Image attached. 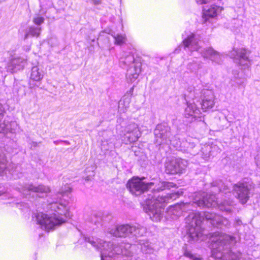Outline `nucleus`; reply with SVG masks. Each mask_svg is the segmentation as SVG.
<instances>
[{
  "instance_id": "2eb2a0df",
  "label": "nucleus",
  "mask_w": 260,
  "mask_h": 260,
  "mask_svg": "<svg viewBox=\"0 0 260 260\" xmlns=\"http://www.w3.org/2000/svg\"><path fill=\"white\" fill-rule=\"evenodd\" d=\"M22 189L23 191V194H26V196L27 195V193L25 192L31 191L38 193L40 197L46 196L50 191L49 187L42 184L38 185H35L32 184H25Z\"/></svg>"
},
{
  "instance_id": "4be33fe9",
  "label": "nucleus",
  "mask_w": 260,
  "mask_h": 260,
  "mask_svg": "<svg viewBox=\"0 0 260 260\" xmlns=\"http://www.w3.org/2000/svg\"><path fill=\"white\" fill-rule=\"evenodd\" d=\"M120 62L121 64L129 67V68H134L135 64L141 66L139 62L135 60L134 55L131 53H129L128 55H126L125 53L123 54V56L120 57Z\"/></svg>"
},
{
  "instance_id": "aec40b11",
  "label": "nucleus",
  "mask_w": 260,
  "mask_h": 260,
  "mask_svg": "<svg viewBox=\"0 0 260 260\" xmlns=\"http://www.w3.org/2000/svg\"><path fill=\"white\" fill-rule=\"evenodd\" d=\"M43 72L38 66L32 67L30 77V87L32 88L36 85L31 84L32 81L40 82L43 79Z\"/></svg>"
},
{
  "instance_id": "79ce46f5",
  "label": "nucleus",
  "mask_w": 260,
  "mask_h": 260,
  "mask_svg": "<svg viewBox=\"0 0 260 260\" xmlns=\"http://www.w3.org/2000/svg\"><path fill=\"white\" fill-rule=\"evenodd\" d=\"M233 21L235 22V23H239L240 22V20L238 19H234Z\"/></svg>"
},
{
  "instance_id": "58836bf2",
  "label": "nucleus",
  "mask_w": 260,
  "mask_h": 260,
  "mask_svg": "<svg viewBox=\"0 0 260 260\" xmlns=\"http://www.w3.org/2000/svg\"><path fill=\"white\" fill-rule=\"evenodd\" d=\"M30 46H26V47L24 48V49L26 51H28L30 50Z\"/></svg>"
},
{
  "instance_id": "a878e982",
  "label": "nucleus",
  "mask_w": 260,
  "mask_h": 260,
  "mask_svg": "<svg viewBox=\"0 0 260 260\" xmlns=\"http://www.w3.org/2000/svg\"><path fill=\"white\" fill-rule=\"evenodd\" d=\"M131 99L130 96L125 95L119 103V108L121 109L122 108H124L126 109L128 108L131 102Z\"/></svg>"
},
{
  "instance_id": "f704fd0d",
  "label": "nucleus",
  "mask_w": 260,
  "mask_h": 260,
  "mask_svg": "<svg viewBox=\"0 0 260 260\" xmlns=\"http://www.w3.org/2000/svg\"><path fill=\"white\" fill-rule=\"evenodd\" d=\"M220 183L222 185L221 187H219V191L220 192H225V194H226L228 192L230 193V189L226 186L223 185L221 182Z\"/></svg>"
},
{
  "instance_id": "9b49d317",
  "label": "nucleus",
  "mask_w": 260,
  "mask_h": 260,
  "mask_svg": "<svg viewBox=\"0 0 260 260\" xmlns=\"http://www.w3.org/2000/svg\"><path fill=\"white\" fill-rule=\"evenodd\" d=\"M194 141H197L196 140L191 138H188L181 142L178 141L176 143H175L173 146L178 150L190 153L192 155H196L199 153V148L196 146Z\"/></svg>"
},
{
  "instance_id": "bb28decb",
  "label": "nucleus",
  "mask_w": 260,
  "mask_h": 260,
  "mask_svg": "<svg viewBox=\"0 0 260 260\" xmlns=\"http://www.w3.org/2000/svg\"><path fill=\"white\" fill-rule=\"evenodd\" d=\"M141 249L144 252L146 253H151L153 252V248L148 241H144L143 243H141Z\"/></svg>"
},
{
  "instance_id": "f3484780",
  "label": "nucleus",
  "mask_w": 260,
  "mask_h": 260,
  "mask_svg": "<svg viewBox=\"0 0 260 260\" xmlns=\"http://www.w3.org/2000/svg\"><path fill=\"white\" fill-rule=\"evenodd\" d=\"M26 61L27 58L15 57L9 63L7 70L11 73H15L22 70L26 65Z\"/></svg>"
},
{
  "instance_id": "c03bdc74",
  "label": "nucleus",
  "mask_w": 260,
  "mask_h": 260,
  "mask_svg": "<svg viewBox=\"0 0 260 260\" xmlns=\"http://www.w3.org/2000/svg\"><path fill=\"white\" fill-rule=\"evenodd\" d=\"M7 0H0V4L3 3V2H4L5 1H6Z\"/></svg>"
},
{
  "instance_id": "49530a36",
  "label": "nucleus",
  "mask_w": 260,
  "mask_h": 260,
  "mask_svg": "<svg viewBox=\"0 0 260 260\" xmlns=\"http://www.w3.org/2000/svg\"><path fill=\"white\" fill-rule=\"evenodd\" d=\"M93 216L95 217V216H96V214H93Z\"/></svg>"
},
{
  "instance_id": "a18cd8bd",
  "label": "nucleus",
  "mask_w": 260,
  "mask_h": 260,
  "mask_svg": "<svg viewBox=\"0 0 260 260\" xmlns=\"http://www.w3.org/2000/svg\"><path fill=\"white\" fill-rule=\"evenodd\" d=\"M19 32L20 34H21V30H19Z\"/></svg>"
},
{
  "instance_id": "37998d69",
  "label": "nucleus",
  "mask_w": 260,
  "mask_h": 260,
  "mask_svg": "<svg viewBox=\"0 0 260 260\" xmlns=\"http://www.w3.org/2000/svg\"><path fill=\"white\" fill-rule=\"evenodd\" d=\"M99 221L98 219H96V220H92L91 222H93L94 224H96V223Z\"/></svg>"
},
{
  "instance_id": "39448f33",
  "label": "nucleus",
  "mask_w": 260,
  "mask_h": 260,
  "mask_svg": "<svg viewBox=\"0 0 260 260\" xmlns=\"http://www.w3.org/2000/svg\"><path fill=\"white\" fill-rule=\"evenodd\" d=\"M183 43L186 50L187 49L190 52L197 51L204 58L209 59L217 63H220L222 61V55L212 47L202 49L199 43V37L193 34L188 36L183 40Z\"/></svg>"
},
{
  "instance_id": "473e14b6",
  "label": "nucleus",
  "mask_w": 260,
  "mask_h": 260,
  "mask_svg": "<svg viewBox=\"0 0 260 260\" xmlns=\"http://www.w3.org/2000/svg\"><path fill=\"white\" fill-rule=\"evenodd\" d=\"M188 68L192 72H196L200 68V64L197 62H192L188 64Z\"/></svg>"
},
{
  "instance_id": "412c9836",
  "label": "nucleus",
  "mask_w": 260,
  "mask_h": 260,
  "mask_svg": "<svg viewBox=\"0 0 260 260\" xmlns=\"http://www.w3.org/2000/svg\"><path fill=\"white\" fill-rule=\"evenodd\" d=\"M140 66L135 64L134 68L130 67L127 69L126 75L127 82L133 83L137 79L141 72Z\"/></svg>"
},
{
  "instance_id": "5701e85b",
  "label": "nucleus",
  "mask_w": 260,
  "mask_h": 260,
  "mask_svg": "<svg viewBox=\"0 0 260 260\" xmlns=\"http://www.w3.org/2000/svg\"><path fill=\"white\" fill-rule=\"evenodd\" d=\"M146 228L140 224L131 225L130 232L132 235L137 237L143 236L146 233Z\"/></svg>"
},
{
  "instance_id": "423d86ee",
  "label": "nucleus",
  "mask_w": 260,
  "mask_h": 260,
  "mask_svg": "<svg viewBox=\"0 0 260 260\" xmlns=\"http://www.w3.org/2000/svg\"><path fill=\"white\" fill-rule=\"evenodd\" d=\"M188 92L187 98L196 100L197 102L202 100V108L206 111L208 109L213 107L214 105V95L213 92L208 89H201L200 87L189 86L187 89Z\"/></svg>"
},
{
  "instance_id": "7ed1b4c3",
  "label": "nucleus",
  "mask_w": 260,
  "mask_h": 260,
  "mask_svg": "<svg viewBox=\"0 0 260 260\" xmlns=\"http://www.w3.org/2000/svg\"><path fill=\"white\" fill-rule=\"evenodd\" d=\"M68 204V202L62 203L61 199L59 201L50 203L48 208L54 213L50 214L43 212L35 214L32 217L34 221L46 231L54 229L56 226L66 222L69 217Z\"/></svg>"
},
{
  "instance_id": "c756f323",
  "label": "nucleus",
  "mask_w": 260,
  "mask_h": 260,
  "mask_svg": "<svg viewBox=\"0 0 260 260\" xmlns=\"http://www.w3.org/2000/svg\"><path fill=\"white\" fill-rule=\"evenodd\" d=\"M115 43L118 45H121L124 43L126 41V37L125 35L118 34L114 36Z\"/></svg>"
},
{
  "instance_id": "72a5a7b5",
  "label": "nucleus",
  "mask_w": 260,
  "mask_h": 260,
  "mask_svg": "<svg viewBox=\"0 0 260 260\" xmlns=\"http://www.w3.org/2000/svg\"><path fill=\"white\" fill-rule=\"evenodd\" d=\"M33 22L37 25H40L44 22V19L42 17H36L33 18Z\"/></svg>"
},
{
  "instance_id": "393cba45",
  "label": "nucleus",
  "mask_w": 260,
  "mask_h": 260,
  "mask_svg": "<svg viewBox=\"0 0 260 260\" xmlns=\"http://www.w3.org/2000/svg\"><path fill=\"white\" fill-rule=\"evenodd\" d=\"M210 149V145H205L202 147L201 151L204 159L206 160L211 157Z\"/></svg>"
},
{
  "instance_id": "a19ab883",
  "label": "nucleus",
  "mask_w": 260,
  "mask_h": 260,
  "mask_svg": "<svg viewBox=\"0 0 260 260\" xmlns=\"http://www.w3.org/2000/svg\"><path fill=\"white\" fill-rule=\"evenodd\" d=\"M102 146L103 147V148L105 149V150H108L109 148L108 147H104V142H102Z\"/></svg>"
},
{
  "instance_id": "c85d7f7f",
  "label": "nucleus",
  "mask_w": 260,
  "mask_h": 260,
  "mask_svg": "<svg viewBox=\"0 0 260 260\" xmlns=\"http://www.w3.org/2000/svg\"><path fill=\"white\" fill-rule=\"evenodd\" d=\"M72 188L69 185H66L64 187V188H62L59 192V194L62 196V197H68L69 194L72 192Z\"/></svg>"
},
{
  "instance_id": "b1692460",
  "label": "nucleus",
  "mask_w": 260,
  "mask_h": 260,
  "mask_svg": "<svg viewBox=\"0 0 260 260\" xmlns=\"http://www.w3.org/2000/svg\"><path fill=\"white\" fill-rule=\"evenodd\" d=\"M41 27H37L34 26H29L25 31L24 40L27 39L29 36L38 37L41 34Z\"/></svg>"
},
{
  "instance_id": "9d476101",
  "label": "nucleus",
  "mask_w": 260,
  "mask_h": 260,
  "mask_svg": "<svg viewBox=\"0 0 260 260\" xmlns=\"http://www.w3.org/2000/svg\"><path fill=\"white\" fill-rule=\"evenodd\" d=\"M187 166V160L180 158H173L165 164V172L167 174H182Z\"/></svg>"
},
{
  "instance_id": "0eeeda50",
  "label": "nucleus",
  "mask_w": 260,
  "mask_h": 260,
  "mask_svg": "<svg viewBox=\"0 0 260 260\" xmlns=\"http://www.w3.org/2000/svg\"><path fill=\"white\" fill-rule=\"evenodd\" d=\"M144 177H134L128 181L126 187L132 194L139 196L154 184L153 182L144 183Z\"/></svg>"
},
{
  "instance_id": "cd10ccee",
  "label": "nucleus",
  "mask_w": 260,
  "mask_h": 260,
  "mask_svg": "<svg viewBox=\"0 0 260 260\" xmlns=\"http://www.w3.org/2000/svg\"><path fill=\"white\" fill-rule=\"evenodd\" d=\"M7 160L3 153H0V174L4 172L6 168Z\"/></svg>"
},
{
  "instance_id": "a211bd4d",
  "label": "nucleus",
  "mask_w": 260,
  "mask_h": 260,
  "mask_svg": "<svg viewBox=\"0 0 260 260\" xmlns=\"http://www.w3.org/2000/svg\"><path fill=\"white\" fill-rule=\"evenodd\" d=\"M5 112V108L3 105L0 103V133L5 134L9 132L14 133V127L17 126L16 122H11L10 123H6L5 121L2 122Z\"/></svg>"
},
{
  "instance_id": "6ab92c4d",
  "label": "nucleus",
  "mask_w": 260,
  "mask_h": 260,
  "mask_svg": "<svg viewBox=\"0 0 260 260\" xmlns=\"http://www.w3.org/2000/svg\"><path fill=\"white\" fill-rule=\"evenodd\" d=\"M221 11V9L217 6L212 5L208 9H203V19L204 21L207 22L210 18L216 17L217 14Z\"/></svg>"
},
{
  "instance_id": "7c9ffc66",
  "label": "nucleus",
  "mask_w": 260,
  "mask_h": 260,
  "mask_svg": "<svg viewBox=\"0 0 260 260\" xmlns=\"http://www.w3.org/2000/svg\"><path fill=\"white\" fill-rule=\"evenodd\" d=\"M211 150V156L214 157L218 153H220L221 150L220 148L216 145L211 144L210 145Z\"/></svg>"
},
{
  "instance_id": "e433bc0d",
  "label": "nucleus",
  "mask_w": 260,
  "mask_h": 260,
  "mask_svg": "<svg viewBox=\"0 0 260 260\" xmlns=\"http://www.w3.org/2000/svg\"><path fill=\"white\" fill-rule=\"evenodd\" d=\"M134 86H133L132 88H131L127 92V94H130L129 96L131 98L132 95H133V92H134Z\"/></svg>"
},
{
  "instance_id": "1a4fd4ad",
  "label": "nucleus",
  "mask_w": 260,
  "mask_h": 260,
  "mask_svg": "<svg viewBox=\"0 0 260 260\" xmlns=\"http://www.w3.org/2000/svg\"><path fill=\"white\" fill-rule=\"evenodd\" d=\"M156 143L158 145L167 144L170 142L174 145L176 140L170 139V128L165 124H158L154 131Z\"/></svg>"
},
{
  "instance_id": "6e6552de",
  "label": "nucleus",
  "mask_w": 260,
  "mask_h": 260,
  "mask_svg": "<svg viewBox=\"0 0 260 260\" xmlns=\"http://www.w3.org/2000/svg\"><path fill=\"white\" fill-rule=\"evenodd\" d=\"M252 188V185L249 182H239L233 186L234 194L241 204H245L250 198V191Z\"/></svg>"
},
{
  "instance_id": "c9c22d12",
  "label": "nucleus",
  "mask_w": 260,
  "mask_h": 260,
  "mask_svg": "<svg viewBox=\"0 0 260 260\" xmlns=\"http://www.w3.org/2000/svg\"><path fill=\"white\" fill-rule=\"evenodd\" d=\"M255 160L257 166L260 168V151L258 152L257 154L255 157Z\"/></svg>"
},
{
  "instance_id": "ea45409f",
  "label": "nucleus",
  "mask_w": 260,
  "mask_h": 260,
  "mask_svg": "<svg viewBox=\"0 0 260 260\" xmlns=\"http://www.w3.org/2000/svg\"><path fill=\"white\" fill-rule=\"evenodd\" d=\"M236 221H237V224L238 225H240L241 224V223H242L241 221L240 220H239V219H237L236 220Z\"/></svg>"
},
{
  "instance_id": "dca6fc26",
  "label": "nucleus",
  "mask_w": 260,
  "mask_h": 260,
  "mask_svg": "<svg viewBox=\"0 0 260 260\" xmlns=\"http://www.w3.org/2000/svg\"><path fill=\"white\" fill-rule=\"evenodd\" d=\"M131 224H121L109 229L108 232L115 237H126L131 235Z\"/></svg>"
},
{
  "instance_id": "f257e3e1",
  "label": "nucleus",
  "mask_w": 260,
  "mask_h": 260,
  "mask_svg": "<svg viewBox=\"0 0 260 260\" xmlns=\"http://www.w3.org/2000/svg\"><path fill=\"white\" fill-rule=\"evenodd\" d=\"M215 195L208 194L205 192L198 193L192 203H182L171 206L167 209V213L175 217L182 215L183 212L191 211L185 218L187 224L188 233L192 240H198L201 238L203 240V230L201 228V223L205 219L213 226L219 229H229L231 226V223L226 218L216 214L212 212H205L202 215L200 213L194 212V208L197 206L214 208L218 206L219 210L227 213H231L233 202L230 200H224L218 204Z\"/></svg>"
},
{
  "instance_id": "20e7f679",
  "label": "nucleus",
  "mask_w": 260,
  "mask_h": 260,
  "mask_svg": "<svg viewBox=\"0 0 260 260\" xmlns=\"http://www.w3.org/2000/svg\"><path fill=\"white\" fill-rule=\"evenodd\" d=\"M212 256L216 260H237L241 254L233 252L231 246L235 242V238L224 233H210Z\"/></svg>"
},
{
  "instance_id": "f03ea898",
  "label": "nucleus",
  "mask_w": 260,
  "mask_h": 260,
  "mask_svg": "<svg viewBox=\"0 0 260 260\" xmlns=\"http://www.w3.org/2000/svg\"><path fill=\"white\" fill-rule=\"evenodd\" d=\"M176 186L172 182L163 181L156 188H154L151 193L148 194V198L146 200V212L152 220L155 222L160 221L166 205L170 201L175 200L180 195L178 191L160 195L159 191L175 187Z\"/></svg>"
},
{
  "instance_id": "4c0bfd02",
  "label": "nucleus",
  "mask_w": 260,
  "mask_h": 260,
  "mask_svg": "<svg viewBox=\"0 0 260 260\" xmlns=\"http://www.w3.org/2000/svg\"><path fill=\"white\" fill-rule=\"evenodd\" d=\"M92 3L94 4V5H99L101 4V0H91Z\"/></svg>"
},
{
  "instance_id": "de8ad7c7",
  "label": "nucleus",
  "mask_w": 260,
  "mask_h": 260,
  "mask_svg": "<svg viewBox=\"0 0 260 260\" xmlns=\"http://www.w3.org/2000/svg\"><path fill=\"white\" fill-rule=\"evenodd\" d=\"M34 143V144H35V145H34V146H36V144H36V143Z\"/></svg>"
},
{
  "instance_id": "2f4dec72",
  "label": "nucleus",
  "mask_w": 260,
  "mask_h": 260,
  "mask_svg": "<svg viewBox=\"0 0 260 260\" xmlns=\"http://www.w3.org/2000/svg\"><path fill=\"white\" fill-rule=\"evenodd\" d=\"M184 255L186 257L189 258L190 260H203L202 258L197 255L193 254L191 251L187 250L184 251Z\"/></svg>"
},
{
  "instance_id": "f8f14e48",
  "label": "nucleus",
  "mask_w": 260,
  "mask_h": 260,
  "mask_svg": "<svg viewBox=\"0 0 260 260\" xmlns=\"http://www.w3.org/2000/svg\"><path fill=\"white\" fill-rule=\"evenodd\" d=\"M188 95V93L185 95V100L187 102V107L185 110L184 116L186 118L188 119L186 120L187 122H191L196 118L200 117L201 113L199 108L197 107L196 104V100L188 99L187 98Z\"/></svg>"
},
{
  "instance_id": "ddd939ff",
  "label": "nucleus",
  "mask_w": 260,
  "mask_h": 260,
  "mask_svg": "<svg viewBox=\"0 0 260 260\" xmlns=\"http://www.w3.org/2000/svg\"><path fill=\"white\" fill-rule=\"evenodd\" d=\"M124 132L123 141L125 144L136 142L141 135L138 125L135 123L127 125L125 128Z\"/></svg>"
},
{
  "instance_id": "4468645a",
  "label": "nucleus",
  "mask_w": 260,
  "mask_h": 260,
  "mask_svg": "<svg viewBox=\"0 0 260 260\" xmlns=\"http://www.w3.org/2000/svg\"><path fill=\"white\" fill-rule=\"evenodd\" d=\"M231 56L234 58L235 61L243 68H248L250 60L248 58L249 52L244 48L234 49L231 52Z\"/></svg>"
}]
</instances>
